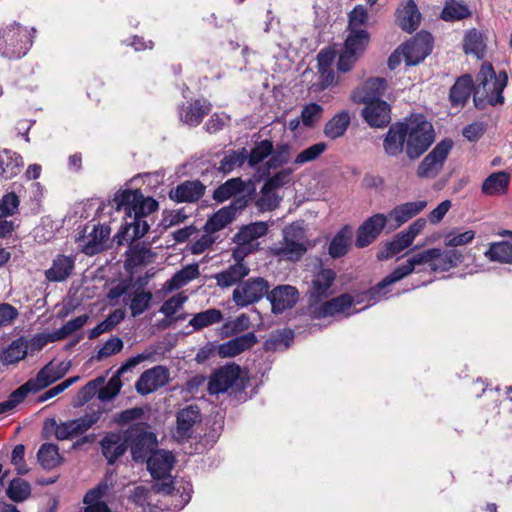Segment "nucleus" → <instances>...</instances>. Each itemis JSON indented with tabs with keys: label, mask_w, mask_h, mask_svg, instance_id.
<instances>
[{
	"label": "nucleus",
	"mask_w": 512,
	"mask_h": 512,
	"mask_svg": "<svg viewBox=\"0 0 512 512\" xmlns=\"http://www.w3.org/2000/svg\"><path fill=\"white\" fill-rule=\"evenodd\" d=\"M434 141L432 123L422 114L413 115L389 127L386 133V154L399 156L405 153L413 161L420 158Z\"/></svg>",
	"instance_id": "1"
},
{
	"label": "nucleus",
	"mask_w": 512,
	"mask_h": 512,
	"mask_svg": "<svg viewBox=\"0 0 512 512\" xmlns=\"http://www.w3.org/2000/svg\"><path fill=\"white\" fill-rule=\"evenodd\" d=\"M508 76L505 71L495 73L490 63H483L477 75L473 102L478 110H484L487 106L504 104L503 91L507 86Z\"/></svg>",
	"instance_id": "2"
},
{
	"label": "nucleus",
	"mask_w": 512,
	"mask_h": 512,
	"mask_svg": "<svg viewBox=\"0 0 512 512\" xmlns=\"http://www.w3.org/2000/svg\"><path fill=\"white\" fill-rule=\"evenodd\" d=\"M36 29L23 26L17 21L0 27V55L8 60L24 57L33 45Z\"/></svg>",
	"instance_id": "3"
},
{
	"label": "nucleus",
	"mask_w": 512,
	"mask_h": 512,
	"mask_svg": "<svg viewBox=\"0 0 512 512\" xmlns=\"http://www.w3.org/2000/svg\"><path fill=\"white\" fill-rule=\"evenodd\" d=\"M116 211H124L127 218L144 219L159 209V203L151 196H144L141 189H119L108 201Z\"/></svg>",
	"instance_id": "4"
},
{
	"label": "nucleus",
	"mask_w": 512,
	"mask_h": 512,
	"mask_svg": "<svg viewBox=\"0 0 512 512\" xmlns=\"http://www.w3.org/2000/svg\"><path fill=\"white\" fill-rule=\"evenodd\" d=\"M145 422L130 425L125 431V443L135 463L143 464L148 455L158 446L157 436L148 430Z\"/></svg>",
	"instance_id": "5"
},
{
	"label": "nucleus",
	"mask_w": 512,
	"mask_h": 512,
	"mask_svg": "<svg viewBox=\"0 0 512 512\" xmlns=\"http://www.w3.org/2000/svg\"><path fill=\"white\" fill-rule=\"evenodd\" d=\"M255 195L253 187L246 195L234 198L231 203L224 206L208 217L203 231L208 234L216 233L228 226L235 219L238 212L244 210Z\"/></svg>",
	"instance_id": "6"
},
{
	"label": "nucleus",
	"mask_w": 512,
	"mask_h": 512,
	"mask_svg": "<svg viewBox=\"0 0 512 512\" xmlns=\"http://www.w3.org/2000/svg\"><path fill=\"white\" fill-rule=\"evenodd\" d=\"M270 283L263 277H251L241 281L233 290L232 300L239 308L259 302L263 297L267 298Z\"/></svg>",
	"instance_id": "7"
},
{
	"label": "nucleus",
	"mask_w": 512,
	"mask_h": 512,
	"mask_svg": "<svg viewBox=\"0 0 512 512\" xmlns=\"http://www.w3.org/2000/svg\"><path fill=\"white\" fill-rule=\"evenodd\" d=\"M452 147V140L444 139L440 141L420 162L416 175L422 179L435 178L441 172Z\"/></svg>",
	"instance_id": "8"
},
{
	"label": "nucleus",
	"mask_w": 512,
	"mask_h": 512,
	"mask_svg": "<svg viewBox=\"0 0 512 512\" xmlns=\"http://www.w3.org/2000/svg\"><path fill=\"white\" fill-rule=\"evenodd\" d=\"M418 254L422 266H428L432 272H446L462 262L463 255L455 250H441L431 248L421 251Z\"/></svg>",
	"instance_id": "9"
},
{
	"label": "nucleus",
	"mask_w": 512,
	"mask_h": 512,
	"mask_svg": "<svg viewBox=\"0 0 512 512\" xmlns=\"http://www.w3.org/2000/svg\"><path fill=\"white\" fill-rule=\"evenodd\" d=\"M402 47L404 49V61L406 65H417L432 52L433 37L429 32L421 31L410 41L403 44Z\"/></svg>",
	"instance_id": "10"
},
{
	"label": "nucleus",
	"mask_w": 512,
	"mask_h": 512,
	"mask_svg": "<svg viewBox=\"0 0 512 512\" xmlns=\"http://www.w3.org/2000/svg\"><path fill=\"white\" fill-rule=\"evenodd\" d=\"M169 381V369L165 366L157 365L142 372L135 383V390L139 395L146 396L164 387Z\"/></svg>",
	"instance_id": "11"
},
{
	"label": "nucleus",
	"mask_w": 512,
	"mask_h": 512,
	"mask_svg": "<svg viewBox=\"0 0 512 512\" xmlns=\"http://www.w3.org/2000/svg\"><path fill=\"white\" fill-rule=\"evenodd\" d=\"M355 299L348 293H343L330 300H323L318 304H312L309 306V311L314 319H322L326 317H334L339 314L346 313L353 305Z\"/></svg>",
	"instance_id": "12"
},
{
	"label": "nucleus",
	"mask_w": 512,
	"mask_h": 512,
	"mask_svg": "<svg viewBox=\"0 0 512 512\" xmlns=\"http://www.w3.org/2000/svg\"><path fill=\"white\" fill-rule=\"evenodd\" d=\"M336 279V272L331 268H321L311 281L307 291L309 306L318 304L332 295L331 287Z\"/></svg>",
	"instance_id": "13"
},
{
	"label": "nucleus",
	"mask_w": 512,
	"mask_h": 512,
	"mask_svg": "<svg viewBox=\"0 0 512 512\" xmlns=\"http://www.w3.org/2000/svg\"><path fill=\"white\" fill-rule=\"evenodd\" d=\"M299 292L291 285L281 284L269 289L267 300L271 304L273 314H282L284 311L293 308L298 302Z\"/></svg>",
	"instance_id": "14"
},
{
	"label": "nucleus",
	"mask_w": 512,
	"mask_h": 512,
	"mask_svg": "<svg viewBox=\"0 0 512 512\" xmlns=\"http://www.w3.org/2000/svg\"><path fill=\"white\" fill-rule=\"evenodd\" d=\"M202 414L196 404L188 405L180 409L176 414L175 438L178 441L188 440L193 436V427L201 422Z\"/></svg>",
	"instance_id": "15"
},
{
	"label": "nucleus",
	"mask_w": 512,
	"mask_h": 512,
	"mask_svg": "<svg viewBox=\"0 0 512 512\" xmlns=\"http://www.w3.org/2000/svg\"><path fill=\"white\" fill-rule=\"evenodd\" d=\"M383 94L384 78L371 77L352 90L350 99L355 104H368L383 101Z\"/></svg>",
	"instance_id": "16"
},
{
	"label": "nucleus",
	"mask_w": 512,
	"mask_h": 512,
	"mask_svg": "<svg viewBox=\"0 0 512 512\" xmlns=\"http://www.w3.org/2000/svg\"><path fill=\"white\" fill-rule=\"evenodd\" d=\"M174 462L175 458L172 452L158 449L157 447L153 449V452L144 461L152 478L157 480L164 478L169 473L173 468Z\"/></svg>",
	"instance_id": "17"
},
{
	"label": "nucleus",
	"mask_w": 512,
	"mask_h": 512,
	"mask_svg": "<svg viewBox=\"0 0 512 512\" xmlns=\"http://www.w3.org/2000/svg\"><path fill=\"white\" fill-rule=\"evenodd\" d=\"M206 191V186L200 180H185L172 188L168 196L176 203H195L201 199Z\"/></svg>",
	"instance_id": "18"
},
{
	"label": "nucleus",
	"mask_w": 512,
	"mask_h": 512,
	"mask_svg": "<svg viewBox=\"0 0 512 512\" xmlns=\"http://www.w3.org/2000/svg\"><path fill=\"white\" fill-rule=\"evenodd\" d=\"M427 206L426 200L406 202L395 207L386 215V226L396 229L420 213Z\"/></svg>",
	"instance_id": "19"
},
{
	"label": "nucleus",
	"mask_w": 512,
	"mask_h": 512,
	"mask_svg": "<svg viewBox=\"0 0 512 512\" xmlns=\"http://www.w3.org/2000/svg\"><path fill=\"white\" fill-rule=\"evenodd\" d=\"M421 18L422 15L414 0H403L396 10V23L402 30L408 33L417 30Z\"/></svg>",
	"instance_id": "20"
},
{
	"label": "nucleus",
	"mask_w": 512,
	"mask_h": 512,
	"mask_svg": "<svg viewBox=\"0 0 512 512\" xmlns=\"http://www.w3.org/2000/svg\"><path fill=\"white\" fill-rule=\"evenodd\" d=\"M102 454L109 465H113L127 450L125 443V431L122 434L116 432L107 433L100 441Z\"/></svg>",
	"instance_id": "21"
},
{
	"label": "nucleus",
	"mask_w": 512,
	"mask_h": 512,
	"mask_svg": "<svg viewBox=\"0 0 512 512\" xmlns=\"http://www.w3.org/2000/svg\"><path fill=\"white\" fill-rule=\"evenodd\" d=\"M384 229V214L378 213L363 222L357 229L355 246L364 248L370 245Z\"/></svg>",
	"instance_id": "22"
},
{
	"label": "nucleus",
	"mask_w": 512,
	"mask_h": 512,
	"mask_svg": "<svg viewBox=\"0 0 512 512\" xmlns=\"http://www.w3.org/2000/svg\"><path fill=\"white\" fill-rule=\"evenodd\" d=\"M239 366L224 367L213 374L208 382V392L211 395H217L227 392L239 380Z\"/></svg>",
	"instance_id": "23"
},
{
	"label": "nucleus",
	"mask_w": 512,
	"mask_h": 512,
	"mask_svg": "<svg viewBox=\"0 0 512 512\" xmlns=\"http://www.w3.org/2000/svg\"><path fill=\"white\" fill-rule=\"evenodd\" d=\"M124 269L133 274L137 266L145 265L154 261L156 253L148 248L144 242L130 243L125 252Z\"/></svg>",
	"instance_id": "24"
},
{
	"label": "nucleus",
	"mask_w": 512,
	"mask_h": 512,
	"mask_svg": "<svg viewBox=\"0 0 512 512\" xmlns=\"http://www.w3.org/2000/svg\"><path fill=\"white\" fill-rule=\"evenodd\" d=\"M475 85L471 75L464 74L457 78L449 91V101L454 108H463L471 94L474 95Z\"/></svg>",
	"instance_id": "25"
},
{
	"label": "nucleus",
	"mask_w": 512,
	"mask_h": 512,
	"mask_svg": "<svg viewBox=\"0 0 512 512\" xmlns=\"http://www.w3.org/2000/svg\"><path fill=\"white\" fill-rule=\"evenodd\" d=\"M70 368V363L60 362L57 365L50 361L43 366L33 378L40 390H43L63 378Z\"/></svg>",
	"instance_id": "26"
},
{
	"label": "nucleus",
	"mask_w": 512,
	"mask_h": 512,
	"mask_svg": "<svg viewBox=\"0 0 512 512\" xmlns=\"http://www.w3.org/2000/svg\"><path fill=\"white\" fill-rule=\"evenodd\" d=\"M270 252L273 256L278 257L279 259L297 262L307 252V247L304 243L295 241L287 235H284V245L280 247H271Z\"/></svg>",
	"instance_id": "27"
},
{
	"label": "nucleus",
	"mask_w": 512,
	"mask_h": 512,
	"mask_svg": "<svg viewBox=\"0 0 512 512\" xmlns=\"http://www.w3.org/2000/svg\"><path fill=\"white\" fill-rule=\"evenodd\" d=\"M212 105L205 99H196L190 103L189 106L180 113V119L183 123L196 127L198 126L203 118L208 115L211 111Z\"/></svg>",
	"instance_id": "28"
},
{
	"label": "nucleus",
	"mask_w": 512,
	"mask_h": 512,
	"mask_svg": "<svg viewBox=\"0 0 512 512\" xmlns=\"http://www.w3.org/2000/svg\"><path fill=\"white\" fill-rule=\"evenodd\" d=\"M73 269V258L60 254L55 257L52 266L45 271V277L50 282H62L72 274Z\"/></svg>",
	"instance_id": "29"
},
{
	"label": "nucleus",
	"mask_w": 512,
	"mask_h": 512,
	"mask_svg": "<svg viewBox=\"0 0 512 512\" xmlns=\"http://www.w3.org/2000/svg\"><path fill=\"white\" fill-rule=\"evenodd\" d=\"M250 273V268L246 263H235L230 265L226 270L215 275L217 285L222 288L237 285L244 281L243 279Z\"/></svg>",
	"instance_id": "30"
},
{
	"label": "nucleus",
	"mask_w": 512,
	"mask_h": 512,
	"mask_svg": "<svg viewBox=\"0 0 512 512\" xmlns=\"http://www.w3.org/2000/svg\"><path fill=\"white\" fill-rule=\"evenodd\" d=\"M268 232V225L266 222L257 221L242 226L234 235L232 241L236 244H248L255 246L253 241L266 235Z\"/></svg>",
	"instance_id": "31"
},
{
	"label": "nucleus",
	"mask_w": 512,
	"mask_h": 512,
	"mask_svg": "<svg viewBox=\"0 0 512 512\" xmlns=\"http://www.w3.org/2000/svg\"><path fill=\"white\" fill-rule=\"evenodd\" d=\"M245 190L246 183L240 177H235L219 185L214 190L212 197L217 203H223L232 197L233 199L240 197Z\"/></svg>",
	"instance_id": "32"
},
{
	"label": "nucleus",
	"mask_w": 512,
	"mask_h": 512,
	"mask_svg": "<svg viewBox=\"0 0 512 512\" xmlns=\"http://www.w3.org/2000/svg\"><path fill=\"white\" fill-rule=\"evenodd\" d=\"M350 122L349 111L342 110L325 123L323 133L328 139L336 140L346 133Z\"/></svg>",
	"instance_id": "33"
},
{
	"label": "nucleus",
	"mask_w": 512,
	"mask_h": 512,
	"mask_svg": "<svg viewBox=\"0 0 512 512\" xmlns=\"http://www.w3.org/2000/svg\"><path fill=\"white\" fill-rule=\"evenodd\" d=\"M27 354L28 340L26 337L20 336L2 350L0 359L4 365H11L25 359Z\"/></svg>",
	"instance_id": "34"
},
{
	"label": "nucleus",
	"mask_w": 512,
	"mask_h": 512,
	"mask_svg": "<svg viewBox=\"0 0 512 512\" xmlns=\"http://www.w3.org/2000/svg\"><path fill=\"white\" fill-rule=\"evenodd\" d=\"M510 176L505 171L490 174L483 182L481 191L488 196L503 195L508 191Z\"/></svg>",
	"instance_id": "35"
},
{
	"label": "nucleus",
	"mask_w": 512,
	"mask_h": 512,
	"mask_svg": "<svg viewBox=\"0 0 512 512\" xmlns=\"http://www.w3.org/2000/svg\"><path fill=\"white\" fill-rule=\"evenodd\" d=\"M352 229L349 225H344L332 238L328 246V254L333 258L345 256L350 248Z\"/></svg>",
	"instance_id": "36"
},
{
	"label": "nucleus",
	"mask_w": 512,
	"mask_h": 512,
	"mask_svg": "<svg viewBox=\"0 0 512 512\" xmlns=\"http://www.w3.org/2000/svg\"><path fill=\"white\" fill-rule=\"evenodd\" d=\"M37 460L43 469L52 470L63 462V457L56 444L43 443L37 452Z\"/></svg>",
	"instance_id": "37"
},
{
	"label": "nucleus",
	"mask_w": 512,
	"mask_h": 512,
	"mask_svg": "<svg viewBox=\"0 0 512 512\" xmlns=\"http://www.w3.org/2000/svg\"><path fill=\"white\" fill-rule=\"evenodd\" d=\"M369 40V33L365 29L349 30L343 50L360 57L365 51Z\"/></svg>",
	"instance_id": "38"
},
{
	"label": "nucleus",
	"mask_w": 512,
	"mask_h": 512,
	"mask_svg": "<svg viewBox=\"0 0 512 512\" xmlns=\"http://www.w3.org/2000/svg\"><path fill=\"white\" fill-rule=\"evenodd\" d=\"M360 115L371 128H384V100L363 104Z\"/></svg>",
	"instance_id": "39"
},
{
	"label": "nucleus",
	"mask_w": 512,
	"mask_h": 512,
	"mask_svg": "<svg viewBox=\"0 0 512 512\" xmlns=\"http://www.w3.org/2000/svg\"><path fill=\"white\" fill-rule=\"evenodd\" d=\"M292 146L289 143L277 144L276 148L273 147L271 157L265 163V170L261 176H268L271 169H277L290 161Z\"/></svg>",
	"instance_id": "40"
},
{
	"label": "nucleus",
	"mask_w": 512,
	"mask_h": 512,
	"mask_svg": "<svg viewBox=\"0 0 512 512\" xmlns=\"http://www.w3.org/2000/svg\"><path fill=\"white\" fill-rule=\"evenodd\" d=\"M423 270L424 268H421L418 254H413L404 264L397 266L388 276H386V287L403 279L413 271L421 272Z\"/></svg>",
	"instance_id": "41"
},
{
	"label": "nucleus",
	"mask_w": 512,
	"mask_h": 512,
	"mask_svg": "<svg viewBox=\"0 0 512 512\" xmlns=\"http://www.w3.org/2000/svg\"><path fill=\"white\" fill-rule=\"evenodd\" d=\"M423 270L424 268H421L418 254H413L404 264L397 266L388 276H386V287L403 279L413 271L421 272Z\"/></svg>",
	"instance_id": "42"
},
{
	"label": "nucleus",
	"mask_w": 512,
	"mask_h": 512,
	"mask_svg": "<svg viewBox=\"0 0 512 512\" xmlns=\"http://www.w3.org/2000/svg\"><path fill=\"white\" fill-rule=\"evenodd\" d=\"M464 52L466 54H473L478 59H482L486 52V43L482 33L476 29L468 31L464 37Z\"/></svg>",
	"instance_id": "43"
},
{
	"label": "nucleus",
	"mask_w": 512,
	"mask_h": 512,
	"mask_svg": "<svg viewBox=\"0 0 512 512\" xmlns=\"http://www.w3.org/2000/svg\"><path fill=\"white\" fill-rule=\"evenodd\" d=\"M294 339V331L290 328L277 330L270 334V337L263 343V349L266 352L276 351L281 346L287 349Z\"/></svg>",
	"instance_id": "44"
},
{
	"label": "nucleus",
	"mask_w": 512,
	"mask_h": 512,
	"mask_svg": "<svg viewBox=\"0 0 512 512\" xmlns=\"http://www.w3.org/2000/svg\"><path fill=\"white\" fill-rule=\"evenodd\" d=\"M485 256L491 261L512 264V243L507 241L492 243L485 252Z\"/></svg>",
	"instance_id": "45"
},
{
	"label": "nucleus",
	"mask_w": 512,
	"mask_h": 512,
	"mask_svg": "<svg viewBox=\"0 0 512 512\" xmlns=\"http://www.w3.org/2000/svg\"><path fill=\"white\" fill-rule=\"evenodd\" d=\"M223 319L221 310L210 308L195 314L189 321V325L198 331L210 325L220 322Z\"/></svg>",
	"instance_id": "46"
},
{
	"label": "nucleus",
	"mask_w": 512,
	"mask_h": 512,
	"mask_svg": "<svg viewBox=\"0 0 512 512\" xmlns=\"http://www.w3.org/2000/svg\"><path fill=\"white\" fill-rule=\"evenodd\" d=\"M6 494L13 502H23L31 495V485L20 477L14 478L10 481Z\"/></svg>",
	"instance_id": "47"
},
{
	"label": "nucleus",
	"mask_w": 512,
	"mask_h": 512,
	"mask_svg": "<svg viewBox=\"0 0 512 512\" xmlns=\"http://www.w3.org/2000/svg\"><path fill=\"white\" fill-rule=\"evenodd\" d=\"M125 313L124 311L117 309L111 312L106 319L98 323L94 328L89 330L88 338L95 339L99 337L101 334L105 332L111 331L115 326H117L123 319Z\"/></svg>",
	"instance_id": "48"
},
{
	"label": "nucleus",
	"mask_w": 512,
	"mask_h": 512,
	"mask_svg": "<svg viewBox=\"0 0 512 512\" xmlns=\"http://www.w3.org/2000/svg\"><path fill=\"white\" fill-rule=\"evenodd\" d=\"M153 294L150 291L136 289L132 293L130 310L133 317L143 314L151 306Z\"/></svg>",
	"instance_id": "49"
},
{
	"label": "nucleus",
	"mask_w": 512,
	"mask_h": 512,
	"mask_svg": "<svg viewBox=\"0 0 512 512\" xmlns=\"http://www.w3.org/2000/svg\"><path fill=\"white\" fill-rule=\"evenodd\" d=\"M273 153V142L269 139H264L256 142L255 146L248 153V164L250 167H255L262 163L267 157Z\"/></svg>",
	"instance_id": "50"
},
{
	"label": "nucleus",
	"mask_w": 512,
	"mask_h": 512,
	"mask_svg": "<svg viewBox=\"0 0 512 512\" xmlns=\"http://www.w3.org/2000/svg\"><path fill=\"white\" fill-rule=\"evenodd\" d=\"M248 151L246 148L231 150L230 153L220 161L219 171L224 174L230 173L235 166H242L248 162Z\"/></svg>",
	"instance_id": "51"
},
{
	"label": "nucleus",
	"mask_w": 512,
	"mask_h": 512,
	"mask_svg": "<svg viewBox=\"0 0 512 512\" xmlns=\"http://www.w3.org/2000/svg\"><path fill=\"white\" fill-rule=\"evenodd\" d=\"M470 10L466 5L454 0H448L441 12V18L445 21H456L470 16Z\"/></svg>",
	"instance_id": "52"
},
{
	"label": "nucleus",
	"mask_w": 512,
	"mask_h": 512,
	"mask_svg": "<svg viewBox=\"0 0 512 512\" xmlns=\"http://www.w3.org/2000/svg\"><path fill=\"white\" fill-rule=\"evenodd\" d=\"M323 107L316 103L310 102L306 104L301 111V122L306 128H314L323 115Z\"/></svg>",
	"instance_id": "53"
},
{
	"label": "nucleus",
	"mask_w": 512,
	"mask_h": 512,
	"mask_svg": "<svg viewBox=\"0 0 512 512\" xmlns=\"http://www.w3.org/2000/svg\"><path fill=\"white\" fill-rule=\"evenodd\" d=\"M251 325L250 318L246 314L239 315L235 320L227 321L221 328L222 337L235 336L247 329Z\"/></svg>",
	"instance_id": "54"
},
{
	"label": "nucleus",
	"mask_w": 512,
	"mask_h": 512,
	"mask_svg": "<svg viewBox=\"0 0 512 512\" xmlns=\"http://www.w3.org/2000/svg\"><path fill=\"white\" fill-rule=\"evenodd\" d=\"M122 386L121 377L114 374L105 386L98 389L97 397L101 402H109L120 393Z\"/></svg>",
	"instance_id": "55"
},
{
	"label": "nucleus",
	"mask_w": 512,
	"mask_h": 512,
	"mask_svg": "<svg viewBox=\"0 0 512 512\" xmlns=\"http://www.w3.org/2000/svg\"><path fill=\"white\" fill-rule=\"evenodd\" d=\"M41 391L33 378L27 380L24 384L15 389L9 396L8 402L13 408L22 403L29 393Z\"/></svg>",
	"instance_id": "56"
},
{
	"label": "nucleus",
	"mask_w": 512,
	"mask_h": 512,
	"mask_svg": "<svg viewBox=\"0 0 512 512\" xmlns=\"http://www.w3.org/2000/svg\"><path fill=\"white\" fill-rule=\"evenodd\" d=\"M291 173V169H282L273 176L268 177L261 188V193L264 195H268L273 190L283 187L289 182V177Z\"/></svg>",
	"instance_id": "57"
},
{
	"label": "nucleus",
	"mask_w": 512,
	"mask_h": 512,
	"mask_svg": "<svg viewBox=\"0 0 512 512\" xmlns=\"http://www.w3.org/2000/svg\"><path fill=\"white\" fill-rule=\"evenodd\" d=\"M327 147L328 146L325 142H318L313 144L312 146L301 151L294 159V163L296 165H303L305 163L314 161L326 151Z\"/></svg>",
	"instance_id": "58"
},
{
	"label": "nucleus",
	"mask_w": 512,
	"mask_h": 512,
	"mask_svg": "<svg viewBox=\"0 0 512 512\" xmlns=\"http://www.w3.org/2000/svg\"><path fill=\"white\" fill-rule=\"evenodd\" d=\"M124 346L123 340L118 336H112L109 338L104 345L99 349L97 354L92 357L97 361H102L103 359L119 353Z\"/></svg>",
	"instance_id": "59"
},
{
	"label": "nucleus",
	"mask_w": 512,
	"mask_h": 512,
	"mask_svg": "<svg viewBox=\"0 0 512 512\" xmlns=\"http://www.w3.org/2000/svg\"><path fill=\"white\" fill-rule=\"evenodd\" d=\"M412 243L413 241L403 231L397 233L391 242L386 243V258L402 252Z\"/></svg>",
	"instance_id": "60"
},
{
	"label": "nucleus",
	"mask_w": 512,
	"mask_h": 512,
	"mask_svg": "<svg viewBox=\"0 0 512 512\" xmlns=\"http://www.w3.org/2000/svg\"><path fill=\"white\" fill-rule=\"evenodd\" d=\"M19 204V197L14 192L5 194L0 200V219L13 216L18 211Z\"/></svg>",
	"instance_id": "61"
},
{
	"label": "nucleus",
	"mask_w": 512,
	"mask_h": 512,
	"mask_svg": "<svg viewBox=\"0 0 512 512\" xmlns=\"http://www.w3.org/2000/svg\"><path fill=\"white\" fill-rule=\"evenodd\" d=\"M88 319V315L83 314L66 322L60 329L55 331L58 340L64 339L73 332L81 329L87 323Z\"/></svg>",
	"instance_id": "62"
},
{
	"label": "nucleus",
	"mask_w": 512,
	"mask_h": 512,
	"mask_svg": "<svg viewBox=\"0 0 512 512\" xmlns=\"http://www.w3.org/2000/svg\"><path fill=\"white\" fill-rule=\"evenodd\" d=\"M368 20L367 8L363 5H356L348 14V30L361 29Z\"/></svg>",
	"instance_id": "63"
},
{
	"label": "nucleus",
	"mask_w": 512,
	"mask_h": 512,
	"mask_svg": "<svg viewBox=\"0 0 512 512\" xmlns=\"http://www.w3.org/2000/svg\"><path fill=\"white\" fill-rule=\"evenodd\" d=\"M187 219V215L184 212V208L178 210L165 209L162 212V220L159 224L164 230L184 222Z\"/></svg>",
	"instance_id": "64"
}]
</instances>
